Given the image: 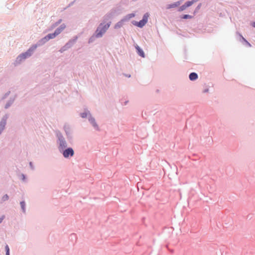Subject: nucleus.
Instances as JSON below:
<instances>
[{
  "mask_svg": "<svg viewBox=\"0 0 255 255\" xmlns=\"http://www.w3.org/2000/svg\"><path fill=\"white\" fill-rule=\"evenodd\" d=\"M110 26V23H107V24H105L104 25H103L102 24H101L96 30V37H102L103 34L106 32V31L109 28Z\"/></svg>",
  "mask_w": 255,
  "mask_h": 255,
  "instance_id": "1",
  "label": "nucleus"
},
{
  "mask_svg": "<svg viewBox=\"0 0 255 255\" xmlns=\"http://www.w3.org/2000/svg\"><path fill=\"white\" fill-rule=\"evenodd\" d=\"M62 32V29H57L53 33H50L45 36L41 40V42L43 43L48 41L50 39L55 38L57 35Z\"/></svg>",
  "mask_w": 255,
  "mask_h": 255,
  "instance_id": "2",
  "label": "nucleus"
},
{
  "mask_svg": "<svg viewBox=\"0 0 255 255\" xmlns=\"http://www.w3.org/2000/svg\"><path fill=\"white\" fill-rule=\"evenodd\" d=\"M148 17L149 14L148 13H146L143 15L142 20H140L139 22L133 21H132V24L139 27H142L147 23Z\"/></svg>",
  "mask_w": 255,
  "mask_h": 255,
  "instance_id": "3",
  "label": "nucleus"
},
{
  "mask_svg": "<svg viewBox=\"0 0 255 255\" xmlns=\"http://www.w3.org/2000/svg\"><path fill=\"white\" fill-rule=\"evenodd\" d=\"M74 153V150L72 148H68L65 150V157H72Z\"/></svg>",
  "mask_w": 255,
  "mask_h": 255,
  "instance_id": "4",
  "label": "nucleus"
},
{
  "mask_svg": "<svg viewBox=\"0 0 255 255\" xmlns=\"http://www.w3.org/2000/svg\"><path fill=\"white\" fill-rule=\"evenodd\" d=\"M180 4V2L179 1H177V2H176L174 3L168 4L166 6V8L167 9H170V8H174V7H177Z\"/></svg>",
  "mask_w": 255,
  "mask_h": 255,
  "instance_id": "5",
  "label": "nucleus"
},
{
  "mask_svg": "<svg viewBox=\"0 0 255 255\" xmlns=\"http://www.w3.org/2000/svg\"><path fill=\"white\" fill-rule=\"evenodd\" d=\"M135 48L137 50L138 54L142 57H144L145 55L144 52L142 49L140 48V47L138 45H136L135 46Z\"/></svg>",
  "mask_w": 255,
  "mask_h": 255,
  "instance_id": "6",
  "label": "nucleus"
},
{
  "mask_svg": "<svg viewBox=\"0 0 255 255\" xmlns=\"http://www.w3.org/2000/svg\"><path fill=\"white\" fill-rule=\"evenodd\" d=\"M197 78L198 75L196 73L193 72L189 75V79L190 80H195L196 79H197Z\"/></svg>",
  "mask_w": 255,
  "mask_h": 255,
  "instance_id": "7",
  "label": "nucleus"
},
{
  "mask_svg": "<svg viewBox=\"0 0 255 255\" xmlns=\"http://www.w3.org/2000/svg\"><path fill=\"white\" fill-rule=\"evenodd\" d=\"M30 55V54L28 52H26L25 53L21 54V55H20L19 56L18 58H20V59H25L27 57H28Z\"/></svg>",
  "mask_w": 255,
  "mask_h": 255,
  "instance_id": "8",
  "label": "nucleus"
},
{
  "mask_svg": "<svg viewBox=\"0 0 255 255\" xmlns=\"http://www.w3.org/2000/svg\"><path fill=\"white\" fill-rule=\"evenodd\" d=\"M135 16V14L134 13H130V14H128L126 17L125 18H124V19L122 20V21L123 20H128L133 17H134Z\"/></svg>",
  "mask_w": 255,
  "mask_h": 255,
  "instance_id": "9",
  "label": "nucleus"
},
{
  "mask_svg": "<svg viewBox=\"0 0 255 255\" xmlns=\"http://www.w3.org/2000/svg\"><path fill=\"white\" fill-rule=\"evenodd\" d=\"M197 0H193L192 1H189L186 2L185 4L186 6V7H189L192 5L194 2H195Z\"/></svg>",
  "mask_w": 255,
  "mask_h": 255,
  "instance_id": "10",
  "label": "nucleus"
},
{
  "mask_svg": "<svg viewBox=\"0 0 255 255\" xmlns=\"http://www.w3.org/2000/svg\"><path fill=\"white\" fill-rule=\"evenodd\" d=\"M89 121L95 128H98V125L96 124L94 119L91 118L89 119Z\"/></svg>",
  "mask_w": 255,
  "mask_h": 255,
  "instance_id": "11",
  "label": "nucleus"
},
{
  "mask_svg": "<svg viewBox=\"0 0 255 255\" xmlns=\"http://www.w3.org/2000/svg\"><path fill=\"white\" fill-rule=\"evenodd\" d=\"M186 8L187 7H186L185 4H184L180 7V8L179 9V11H183V10H185Z\"/></svg>",
  "mask_w": 255,
  "mask_h": 255,
  "instance_id": "12",
  "label": "nucleus"
},
{
  "mask_svg": "<svg viewBox=\"0 0 255 255\" xmlns=\"http://www.w3.org/2000/svg\"><path fill=\"white\" fill-rule=\"evenodd\" d=\"M6 255H9V249L7 245H6L5 247Z\"/></svg>",
  "mask_w": 255,
  "mask_h": 255,
  "instance_id": "13",
  "label": "nucleus"
},
{
  "mask_svg": "<svg viewBox=\"0 0 255 255\" xmlns=\"http://www.w3.org/2000/svg\"><path fill=\"white\" fill-rule=\"evenodd\" d=\"M192 16L188 14H185L183 16L182 18L183 19H187V18H191Z\"/></svg>",
  "mask_w": 255,
  "mask_h": 255,
  "instance_id": "14",
  "label": "nucleus"
},
{
  "mask_svg": "<svg viewBox=\"0 0 255 255\" xmlns=\"http://www.w3.org/2000/svg\"><path fill=\"white\" fill-rule=\"evenodd\" d=\"M20 205H21V207L23 211L24 212V211H25V208H24L25 203H24V202H23V201L21 202H20Z\"/></svg>",
  "mask_w": 255,
  "mask_h": 255,
  "instance_id": "15",
  "label": "nucleus"
},
{
  "mask_svg": "<svg viewBox=\"0 0 255 255\" xmlns=\"http://www.w3.org/2000/svg\"><path fill=\"white\" fill-rule=\"evenodd\" d=\"M122 21H121V22H119L118 23H117L115 25V28H117L118 27H120L121 26H122Z\"/></svg>",
  "mask_w": 255,
  "mask_h": 255,
  "instance_id": "16",
  "label": "nucleus"
},
{
  "mask_svg": "<svg viewBox=\"0 0 255 255\" xmlns=\"http://www.w3.org/2000/svg\"><path fill=\"white\" fill-rule=\"evenodd\" d=\"M8 199V196L7 195H5L4 196H3V197H2V200L3 201H5L6 200H7Z\"/></svg>",
  "mask_w": 255,
  "mask_h": 255,
  "instance_id": "17",
  "label": "nucleus"
},
{
  "mask_svg": "<svg viewBox=\"0 0 255 255\" xmlns=\"http://www.w3.org/2000/svg\"><path fill=\"white\" fill-rule=\"evenodd\" d=\"M81 116L82 118H86L87 116V114L86 113H83L81 114Z\"/></svg>",
  "mask_w": 255,
  "mask_h": 255,
  "instance_id": "18",
  "label": "nucleus"
},
{
  "mask_svg": "<svg viewBox=\"0 0 255 255\" xmlns=\"http://www.w3.org/2000/svg\"><path fill=\"white\" fill-rule=\"evenodd\" d=\"M4 216H2L0 218V223H1L2 221V220L4 219Z\"/></svg>",
  "mask_w": 255,
  "mask_h": 255,
  "instance_id": "19",
  "label": "nucleus"
},
{
  "mask_svg": "<svg viewBox=\"0 0 255 255\" xmlns=\"http://www.w3.org/2000/svg\"><path fill=\"white\" fill-rule=\"evenodd\" d=\"M243 39H244V40L245 41H246V42L248 44V45H249V46H251L250 43H249L247 41H246V40L244 38H243Z\"/></svg>",
  "mask_w": 255,
  "mask_h": 255,
  "instance_id": "20",
  "label": "nucleus"
}]
</instances>
